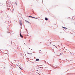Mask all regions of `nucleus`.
Instances as JSON below:
<instances>
[{"label": "nucleus", "mask_w": 75, "mask_h": 75, "mask_svg": "<svg viewBox=\"0 0 75 75\" xmlns=\"http://www.w3.org/2000/svg\"><path fill=\"white\" fill-rule=\"evenodd\" d=\"M20 36L21 37V38H23V36H22V35H21V33L20 34Z\"/></svg>", "instance_id": "1"}, {"label": "nucleus", "mask_w": 75, "mask_h": 75, "mask_svg": "<svg viewBox=\"0 0 75 75\" xmlns=\"http://www.w3.org/2000/svg\"><path fill=\"white\" fill-rule=\"evenodd\" d=\"M20 25H22V23H21V21H20Z\"/></svg>", "instance_id": "2"}, {"label": "nucleus", "mask_w": 75, "mask_h": 75, "mask_svg": "<svg viewBox=\"0 0 75 75\" xmlns=\"http://www.w3.org/2000/svg\"><path fill=\"white\" fill-rule=\"evenodd\" d=\"M62 28H64V30H67V28H65L64 27H62Z\"/></svg>", "instance_id": "3"}, {"label": "nucleus", "mask_w": 75, "mask_h": 75, "mask_svg": "<svg viewBox=\"0 0 75 75\" xmlns=\"http://www.w3.org/2000/svg\"><path fill=\"white\" fill-rule=\"evenodd\" d=\"M45 20H46V21H47V20H48V18H45Z\"/></svg>", "instance_id": "4"}, {"label": "nucleus", "mask_w": 75, "mask_h": 75, "mask_svg": "<svg viewBox=\"0 0 75 75\" xmlns=\"http://www.w3.org/2000/svg\"><path fill=\"white\" fill-rule=\"evenodd\" d=\"M32 18H36L37 19V18H35L34 17H33Z\"/></svg>", "instance_id": "5"}, {"label": "nucleus", "mask_w": 75, "mask_h": 75, "mask_svg": "<svg viewBox=\"0 0 75 75\" xmlns=\"http://www.w3.org/2000/svg\"><path fill=\"white\" fill-rule=\"evenodd\" d=\"M15 3H16V6H17V2H16Z\"/></svg>", "instance_id": "6"}, {"label": "nucleus", "mask_w": 75, "mask_h": 75, "mask_svg": "<svg viewBox=\"0 0 75 75\" xmlns=\"http://www.w3.org/2000/svg\"><path fill=\"white\" fill-rule=\"evenodd\" d=\"M30 17H31L32 18H33V17L31 16H29Z\"/></svg>", "instance_id": "7"}, {"label": "nucleus", "mask_w": 75, "mask_h": 75, "mask_svg": "<svg viewBox=\"0 0 75 75\" xmlns=\"http://www.w3.org/2000/svg\"><path fill=\"white\" fill-rule=\"evenodd\" d=\"M36 61H38V59H36Z\"/></svg>", "instance_id": "8"}, {"label": "nucleus", "mask_w": 75, "mask_h": 75, "mask_svg": "<svg viewBox=\"0 0 75 75\" xmlns=\"http://www.w3.org/2000/svg\"><path fill=\"white\" fill-rule=\"evenodd\" d=\"M38 61H39V59H38Z\"/></svg>", "instance_id": "9"}, {"label": "nucleus", "mask_w": 75, "mask_h": 75, "mask_svg": "<svg viewBox=\"0 0 75 75\" xmlns=\"http://www.w3.org/2000/svg\"><path fill=\"white\" fill-rule=\"evenodd\" d=\"M28 23H29V22H28Z\"/></svg>", "instance_id": "10"}, {"label": "nucleus", "mask_w": 75, "mask_h": 75, "mask_svg": "<svg viewBox=\"0 0 75 75\" xmlns=\"http://www.w3.org/2000/svg\"><path fill=\"white\" fill-rule=\"evenodd\" d=\"M50 42V44H51V42Z\"/></svg>", "instance_id": "11"}, {"label": "nucleus", "mask_w": 75, "mask_h": 75, "mask_svg": "<svg viewBox=\"0 0 75 75\" xmlns=\"http://www.w3.org/2000/svg\"><path fill=\"white\" fill-rule=\"evenodd\" d=\"M54 46H55V45H54Z\"/></svg>", "instance_id": "12"}, {"label": "nucleus", "mask_w": 75, "mask_h": 75, "mask_svg": "<svg viewBox=\"0 0 75 75\" xmlns=\"http://www.w3.org/2000/svg\"><path fill=\"white\" fill-rule=\"evenodd\" d=\"M54 46H55V45H54Z\"/></svg>", "instance_id": "13"}]
</instances>
